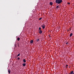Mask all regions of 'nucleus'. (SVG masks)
Masks as SVG:
<instances>
[{"label": "nucleus", "instance_id": "f257e3e1", "mask_svg": "<svg viewBox=\"0 0 74 74\" xmlns=\"http://www.w3.org/2000/svg\"><path fill=\"white\" fill-rule=\"evenodd\" d=\"M56 3L58 4H60L62 3V0H56Z\"/></svg>", "mask_w": 74, "mask_h": 74}, {"label": "nucleus", "instance_id": "f03ea898", "mask_svg": "<svg viewBox=\"0 0 74 74\" xmlns=\"http://www.w3.org/2000/svg\"><path fill=\"white\" fill-rule=\"evenodd\" d=\"M41 26L42 27L43 29H45V25L44 24H43V25H41Z\"/></svg>", "mask_w": 74, "mask_h": 74}, {"label": "nucleus", "instance_id": "7ed1b4c3", "mask_svg": "<svg viewBox=\"0 0 74 74\" xmlns=\"http://www.w3.org/2000/svg\"><path fill=\"white\" fill-rule=\"evenodd\" d=\"M39 33L40 34H41L42 33V31L41 30H39Z\"/></svg>", "mask_w": 74, "mask_h": 74}, {"label": "nucleus", "instance_id": "20e7f679", "mask_svg": "<svg viewBox=\"0 0 74 74\" xmlns=\"http://www.w3.org/2000/svg\"><path fill=\"white\" fill-rule=\"evenodd\" d=\"M34 41H33V40H32L30 41V42L31 44H33V43Z\"/></svg>", "mask_w": 74, "mask_h": 74}, {"label": "nucleus", "instance_id": "39448f33", "mask_svg": "<svg viewBox=\"0 0 74 74\" xmlns=\"http://www.w3.org/2000/svg\"><path fill=\"white\" fill-rule=\"evenodd\" d=\"M8 72L9 73V74H10V73H11V70H8Z\"/></svg>", "mask_w": 74, "mask_h": 74}, {"label": "nucleus", "instance_id": "423d86ee", "mask_svg": "<svg viewBox=\"0 0 74 74\" xmlns=\"http://www.w3.org/2000/svg\"><path fill=\"white\" fill-rule=\"evenodd\" d=\"M23 62L24 63H26V60L25 59H24L23 60Z\"/></svg>", "mask_w": 74, "mask_h": 74}, {"label": "nucleus", "instance_id": "0eeeda50", "mask_svg": "<svg viewBox=\"0 0 74 74\" xmlns=\"http://www.w3.org/2000/svg\"><path fill=\"white\" fill-rule=\"evenodd\" d=\"M23 66L24 67L26 66V63H23Z\"/></svg>", "mask_w": 74, "mask_h": 74}, {"label": "nucleus", "instance_id": "6e6552de", "mask_svg": "<svg viewBox=\"0 0 74 74\" xmlns=\"http://www.w3.org/2000/svg\"><path fill=\"white\" fill-rule=\"evenodd\" d=\"M50 5H52V4H53V3H52V2H51L50 3Z\"/></svg>", "mask_w": 74, "mask_h": 74}, {"label": "nucleus", "instance_id": "1a4fd4ad", "mask_svg": "<svg viewBox=\"0 0 74 74\" xmlns=\"http://www.w3.org/2000/svg\"><path fill=\"white\" fill-rule=\"evenodd\" d=\"M17 41H19L20 40V38H18L17 39Z\"/></svg>", "mask_w": 74, "mask_h": 74}, {"label": "nucleus", "instance_id": "9d476101", "mask_svg": "<svg viewBox=\"0 0 74 74\" xmlns=\"http://www.w3.org/2000/svg\"><path fill=\"white\" fill-rule=\"evenodd\" d=\"M40 40V39H38L36 40V41L37 42H38V41Z\"/></svg>", "mask_w": 74, "mask_h": 74}, {"label": "nucleus", "instance_id": "9b49d317", "mask_svg": "<svg viewBox=\"0 0 74 74\" xmlns=\"http://www.w3.org/2000/svg\"><path fill=\"white\" fill-rule=\"evenodd\" d=\"M72 36H73V34L72 33H71V34H70V37H71Z\"/></svg>", "mask_w": 74, "mask_h": 74}, {"label": "nucleus", "instance_id": "f8f14e48", "mask_svg": "<svg viewBox=\"0 0 74 74\" xmlns=\"http://www.w3.org/2000/svg\"><path fill=\"white\" fill-rule=\"evenodd\" d=\"M73 74V71H72L71 72V74Z\"/></svg>", "mask_w": 74, "mask_h": 74}, {"label": "nucleus", "instance_id": "ddd939ff", "mask_svg": "<svg viewBox=\"0 0 74 74\" xmlns=\"http://www.w3.org/2000/svg\"><path fill=\"white\" fill-rule=\"evenodd\" d=\"M20 55V53L18 54V55L17 56V57H18V56H19Z\"/></svg>", "mask_w": 74, "mask_h": 74}, {"label": "nucleus", "instance_id": "4468645a", "mask_svg": "<svg viewBox=\"0 0 74 74\" xmlns=\"http://www.w3.org/2000/svg\"><path fill=\"white\" fill-rule=\"evenodd\" d=\"M59 8V6H57L56 7V8Z\"/></svg>", "mask_w": 74, "mask_h": 74}, {"label": "nucleus", "instance_id": "2eb2a0df", "mask_svg": "<svg viewBox=\"0 0 74 74\" xmlns=\"http://www.w3.org/2000/svg\"><path fill=\"white\" fill-rule=\"evenodd\" d=\"M41 19H42V18H39V20H41Z\"/></svg>", "mask_w": 74, "mask_h": 74}, {"label": "nucleus", "instance_id": "dca6fc26", "mask_svg": "<svg viewBox=\"0 0 74 74\" xmlns=\"http://www.w3.org/2000/svg\"><path fill=\"white\" fill-rule=\"evenodd\" d=\"M39 30H41V27H39Z\"/></svg>", "mask_w": 74, "mask_h": 74}, {"label": "nucleus", "instance_id": "f3484780", "mask_svg": "<svg viewBox=\"0 0 74 74\" xmlns=\"http://www.w3.org/2000/svg\"><path fill=\"white\" fill-rule=\"evenodd\" d=\"M18 60H19V59H20V58H19V57H18Z\"/></svg>", "mask_w": 74, "mask_h": 74}, {"label": "nucleus", "instance_id": "a211bd4d", "mask_svg": "<svg viewBox=\"0 0 74 74\" xmlns=\"http://www.w3.org/2000/svg\"><path fill=\"white\" fill-rule=\"evenodd\" d=\"M67 4H70V3L69 2H68Z\"/></svg>", "mask_w": 74, "mask_h": 74}, {"label": "nucleus", "instance_id": "6ab92c4d", "mask_svg": "<svg viewBox=\"0 0 74 74\" xmlns=\"http://www.w3.org/2000/svg\"><path fill=\"white\" fill-rule=\"evenodd\" d=\"M66 67H67V66H68V65H67L66 66Z\"/></svg>", "mask_w": 74, "mask_h": 74}, {"label": "nucleus", "instance_id": "aec40b11", "mask_svg": "<svg viewBox=\"0 0 74 74\" xmlns=\"http://www.w3.org/2000/svg\"><path fill=\"white\" fill-rule=\"evenodd\" d=\"M68 44V43H66V44Z\"/></svg>", "mask_w": 74, "mask_h": 74}, {"label": "nucleus", "instance_id": "412c9836", "mask_svg": "<svg viewBox=\"0 0 74 74\" xmlns=\"http://www.w3.org/2000/svg\"><path fill=\"white\" fill-rule=\"evenodd\" d=\"M15 45H15V47H16V45H15Z\"/></svg>", "mask_w": 74, "mask_h": 74}, {"label": "nucleus", "instance_id": "4be33fe9", "mask_svg": "<svg viewBox=\"0 0 74 74\" xmlns=\"http://www.w3.org/2000/svg\"><path fill=\"white\" fill-rule=\"evenodd\" d=\"M49 37H50V36H49Z\"/></svg>", "mask_w": 74, "mask_h": 74}, {"label": "nucleus", "instance_id": "5701e85b", "mask_svg": "<svg viewBox=\"0 0 74 74\" xmlns=\"http://www.w3.org/2000/svg\"><path fill=\"white\" fill-rule=\"evenodd\" d=\"M18 47H19V45H18Z\"/></svg>", "mask_w": 74, "mask_h": 74}, {"label": "nucleus", "instance_id": "b1692460", "mask_svg": "<svg viewBox=\"0 0 74 74\" xmlns=\"http://www.w3.org/2000/svg\"><path fill=\"white\" fill-rule=\"evenodd\" d=\"M69 74H71V73H69Z\"/></svg>", "mask_w": 74, "mask_h": 74}, {"label": "nucleus", "instance_id": "393cba45", "mask_svg": "<svg viewBox=\"0 0 74 74\" xmlns=\"http://www.w3.org/2000/svg\"><path fill=\"white\" fill-rule=\"evenodd\" d=\"M66 68H67V66L66 67Z\"/></svg>", "mask_w": 74, "mask_h": 74}]
</instances>
